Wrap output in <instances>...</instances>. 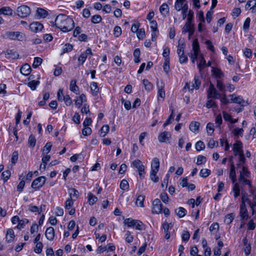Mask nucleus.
Here are the masks:
<instances>
[{"label":"nucleus","instance_id":"64","mask_svg":"<svg viewBox=\"0 0 256 256\" xmlns=\"http://www.w3.org/2000/svg\"><path fill=\"white\" fill-rule=\"evenodd\" d=\"M39 83V81L32 80L28 82V85L32 90H34Z\"/></svg>","mask_w":256,"mask_h":256},{"label":"nucleus","instance_id":"57","mask_svg":"<svg viewBox=\"0 0 256 256\" xmlns=\"http://www.w3.org/2000/svg\"><path fill=\"white\" fill-rule=\"evenodd\" d=\"M102 20V17L100 15L96 14L92 17L91 21L94 24H98Z\"/></svg>","mask_w":256,"mask_h":256},{"label":"nucleus","instance_id":"16","mask_svg":"<svg viewBox=\"0 0 256 256\" xmlns=\"http://www.w3.org/2000/svg\"><path fill=\"white\" fill-rule=\"evenodd\" d=\"M92 54L91 49H86L84 52L82 53L78 58L79 65L82 64L86 61L88 54Z\"/></svg>","mask_w":256,"mask_h":256},{"label":"nucleus","instance_id":"14","mask_svg":"<svg viewBox=\"0 0 256 256\" xmlns=\"http://www.w3.org/2000/svg\"><path fill=\"white\" fill-rule=\"evenodd\" d=\"M4 53L8 59H16L19 56V54L14 49H8Z\"/></svg>","mask_w":256,"mask_h":256},{"label":"nucleus","instance_id":"32","mask_svg":"<svg viewBox=\"0 0 256 256\" xmlns=\"http://www.w3.org/2000/svg\"><path fill=\"white\" fill-rule=\"evenodd\" d=\"M70 89L72 92L77 94L79 88L78 86L76 85V80H71Z\"/></svg>","mask_w":256,"mask_h":256},{"label":"nucleus","instance_id":"49","mask_svg":"<svg viewBox=\"0 0 256 256\" xmlns=\"http://www.w3.org/2000/svg\"><path fill=\"white\" fill-rule=\"evenodd\" d=\"M69 194L70 196V198H72V197L75 198H77L78 196V192L75 188H72L69 190Z\"/></svg>","mask_w":256,"mask_h":256},{"label":"nucleus","instance_id":"12","mask_svg":"<svg viewBox=\"0 0 256 256\" xmlns=\"http://www.w3.org/2000/svg\"><path fill=\"white\" fill-rule=\"evenodd\" d=\"M152 211L153 213L160 214L162 212V204L159 199H155L152 202Z\"/></svg>","mask_w":256,"mask_h":256},{"label":"nucleus","instance_id":"40","mask_svg":"<svg viewBox=\"0 0 256 256\" xmlns=\"http://www.w3.org/2000/svg\"><path fill=\"white\" fill-rule=\"evenodd\" d=\"M234 218V216L232 213L228 214L226 216L224 220V222L228 225L232 223Z\"/></svg>","mask_w":256,"mask_h":256},{"label":"nucleus","instance_id":"2","mask_svg":"<svg viewBox=\"0 0 256 256\" xmlns=\"http://www.w3.org/2000/svg\"><path fill=\"white\" fill-rule=\"evenodd\" d=\"M188 54L193 64L194 63L196 60H200V62L198 64V67L200 72L206 66V60L201 53L200 49H192Z\"/></svg>","mask_w":256,"mask_h":256},{"label":"nucleus","instance_id":"42","mask_svg":"<svg viewBox=\"0 0 256 256\" xmlns=\"http://www.w3.org/2000/svg\"><path fill=\"white\" fill-rule=\"evenodd\" d=\"M213 74L217 78H221L224 76L223 72L219 68H216L212 70Z\"/></svg>","mask_w":256,"mask_h":256},{"label":"nucleus","instance_id":"21","mask_svg":"<svg viewBox=\"0 0 256 256\" xmlns=\"http://www.w3.org/2000/svg\"><path fill=\"white\" fill-rule=\"evenodd\" d=\"M229 176L231 178L232 182L233 184L235 183L236 180V178L235 166L233 162H232L230 164V170Z\"/></svg>","mask_w":256,"mask_h":256},{"label":"nucleus","instance_id":"52","mask_svg":"<svg viewBox=\"0 0 256 256\" xmlns=\"http://www.w3.org/2000/svg\"><path fill=\"white\" fill-rule=\"evenodd\" d=\"M10 172L8 170L4 172L2 174L1 177L4 180V182H6L10 176Z\"/></svg>","mask_w":256,"mask_h":256},{"label":"nucleus","instance_id":"54","mask_svg":"<svg viewBox=\"0 0 256 256\" xmlns=\"http://www.w3.org/2000/svg\"><path fill=\"white\" fill-rule=\"evenodd\" d=\"M210 174V170L206 168L200 170V176L202 178H206Z\"/></svg>","mask_w":256,"mask_h":256},{"label":"nucleus","instance_id":"36","mask_svg":"<svg viewBox=\"0 0 256 256\" xmlns=\"http://www.w3.org/2000/svg\"><path fill=\"white\" fill-rule=\"evenodd\" d=\"M208 100H207V102H206V106L207 108H218V105L216 104L215 101H214V100H212L211 98L208 99Z\"/></svg>","mask_w":256,"mask_h":256},{"label":"nucleus","instance_id":"43","mask_svg":"<svg viewBox=\"0 0 256 256\" xmlns=\"http://www.w3.org/2000/svg\"><path fill=\"white\" fill-rule=\"evenodd\" d=\"M36 138L35 136L34 135L31 134L29 136L28 139V146L31 148H34V146L36 145Z\"/></svg>","mask_w":256,"mask_h":256},{"label":"nucleus","instance_id":"19","mask_svg":"<svg viewBox=\"0 0 256 256\" xmlns=\"http://www.w3.org/2000/svg\"><path fill=\"white\" fill-rule=\"evenodd\" d=\"M45 235L46 238L50 240H52L54 236V230L52 227H48L46 228Z\"/></svg>","mask_w":256,"mask_h":256},{"label":"nucleus","instance_id":"11","mask_svg":"<svg viewBox=\"0 0 256 256\" xmlns=\"http://www.w3.org/2000/svg\"><path fill=\"white\" fill-rule=\"evenodd\" d=\"M150 28L152 32V40H154L157 38L158 34V24L156 20L150 21Z\"/></svg>","mask_w":256,"mask_h":256},{"label":"nucleus","instance_id":"8","mask_svg":"<svg viewBox=\"0 0 256 256\" xmlns=\"http://www.w3.org/2000/svg\"><path fill=\"white\" fill-rule=\"evenodd\" d=\"M174 8L177 12H180L182 10L188 9V2L187 0H176Z\"/></svg>","mask_w":256,"mask_h":256},{"label":"nucleus","instance_id":"55","mask_svg":"<svg viewBox=\"0 0 256 256\" xmlns=\"http://www.w3.org/2000/svg\"><path fill=\"white\" fill-rule=\"evenodd\" d=\"M42 62V59L39 57H36L34 58V61L32 64V66L34 68H36L40 66Z\"/></svg>","mask_w":256,"mask_h":256},{"label":"nucleus","instance_id":"50","mask_svg":"<svg viewBox=\"0 0 256 256\" xmlns=\"http://www.w3.org/2000/svg\"><path fill=\"white\" fill-rule=\"evenodd\" d=\"M52 146V143L50 142H48L43 148V150H42L43 154H48L50 152Z\"/></svg>","mask_w":256,"mask_h":256},{"label":"nucleus","instance_id":"51","mask_svg":"<svg viewBox=\"0 0 256 256\" xmlns=\"http://www.w3.org/2000/svg\"><path fill=\"white\" fill-rule=\"evenodd\" d=\"M206 162V158L204 156L199 155L197 158V165H200L204 164H205Z\"/></svg>","mask_w":256,"mask_h":256},{"label":"nucleus","instance_id":"30","mask_svg":"<svg viewBox=\"0 0 256 256\" xmlns=\"http://www.w3.org/2000/svg\"><path fill=\"white\" fill-rule=\"evenodd\" d=\"M240 220L242 221L246 220L248 218V212L246 208H244V209H240Z\"/></svg>","mask_w":256,"mask_h":256},{"label":"nucleus","instance_id":"53","mask_svg":"<svg viewBox=\"0 0 256 256\" xmlns=\"http://www.w3.org/2000/svg\"><path fill=\"white\" fill-rule=\"evenodd\" d=\"M109 130H110V127H109L108 125L106 124V125L103 126L100 129L101 136H102V137L105 136L106 135V134L108 132Z\"/></svg>","mask_w":256,"mask_h":256},{"label":"nucleus","instance_id":"46","mask_svg":"<svg viewBox=\"0 0 256 256\" xmlns=\"http://www.w3.org/2000/svg\"><path fill=\"white\" fill-rule=\"evenodd\" d=\"M256 4V0H250L247 2L245 8L246 10H252L254 4Z\"/></svg>","mask_w":256,"mask_h":256},{"label":"nucleus","instance_id":"27","mask_svg":"<svg viewBox=\"0 0 256 256\" xmlns=\"http://www.w3.org/2000/svg\"><path fill=\"white\" fill-rule=\"evenodd\" d=\"M238 180L240 182H242L243 184H248L250 188H252L251 181L249 180L246 178L244 174H242L241 172H240Z\"/></svg>","mask_w":256,"mask_h":256},{"label":"nucleus","instance_id":"34","mask_svg":"<svg viewBox=\"0 0 256 256\" xmlns=\"http://www.w3.org/2000/svg\"><path fill=\"white\" fill-rule=\"evenodd\" d=\"M136 220H133L130 218H126L124 220V224L126 225L128 227H134V224L136 222Z\"/></svg>","mask_w":256,"mask_h":256},{"label":"nucleus","instance_id":"35","mask_svg":"<svg viewBox=\"0 0 256 256\" xmlns=\"http://www.w3.org/2000/svg\"><path fill=\"white\" fill-rule=\"evenodd\" d=\"M90 89L92 92V94L94 95H97L99 88L98 86V84L96 82H92L90 84Z\"/></svg>","mask_w":256,"mask_h":256},{"label":"nucleus","instance_id":"13","mask_svg":"<svg viewBox=\"0 0 256 256\" xmlns=\"http://www.w3.org/2000/svg\"><path fill=\"white\" fill-rule=\"evenodd\" d=\"M132 164L133 166L138 168L139 175L141 177L144 170V166L142 162L139 160H136L132 162Z\"/></svg>","mask_w":256,"mask_h":256},{"label":"nucleus","instance_id":"28","mask_svg":"<svg viewBox=\"0 0 256 256\" xmlns=\"http://www.w3.org/2000/svg\"><path fill=\"white\" fill-rule=\"evenodd\" d=\"M160 168V162L157 158H153L151 164V170L158 172Z\"/></svg>","mask_w":256,"mask_h":256},{"label":"nucleus","instance_id":"20","mask_svg":"<svg viewBox=\"0 0 256 256\" xmlns=\"http://www.w3.org/2000/svg\"><path fill=\"white\" fill-rule=\"evenodd\" d=\"M178 54L179 56V61L180 63H185L188 61V57L184 54V49H178Z\"/></svg>","mask_w":256,"mask_h":256},{"label":"nucleus","instance_id":"31","mask_svg":"<svg viewBox=\"0 0 256 256\" xmlns=\"http://www.w3.org/2000/svg\"><path fill=\"white\" fill-rule=\"evenodd\" d=\"M200 125V122H192L190 124V129L192 132L196 133L198 131Z\"/></svg>","mask_w":256,"mask_h":256},{"label":"nucleus","instance_id":"4","mask_svg":"<svg viewBox=\"0 0 256 256\" xmlns=\"http://www.w3.org/2000/svg\"><path fill=\"white\" fill-rule=\"evenodd\" d=\"M30 8L26 5H22L17 8L16 14L22 18L28 16L30 14Z\"/></svg>","mask_w":256,"mask_h":256},{"label":"nucleus","instance_id":"37","mask_svg":"<svg viewBox=\"0 0 256 256\" xmlns=\"http://www.w3.org/2000/svg\"><path fill=\"white\" fill-rule=\"evenodd\" d=\"M232 191L234 193V198H237L240 194V188L238 184H234L232 188Z\"/></svg>","mask_w":256,"mask_h":256},{"label":"nucleus","instance_id":"9","mask_svg":"<svg viewBox=\"0 0 256 256\" xmlns=\"http://www.w3.org/2000/svg\"><path fill=\"white\" fill-rule=\"evenodd\" d=\"M194 82H192L191 86H190V84L188 82L186 83L184 89L188 88L189 90H192L194 88H196V90L199 89L201 84L200 78L198 76H195L194 78Z\"/></svg>","mask_w":256,"mask_h":256},{"label":"nucleus","instance_id":"38","mask_svg":"<svg viewBox=\"0 0 256 256\" xmlns=\"http://www.w3.org/2000/svg\"><path fill=\"white\" fill-rule=\"evenodd\" d=\"M142 83L144 86L145 89L148 91H150L152 88V84L148 80L144 79L142 80Z\"/></svg>","mask_w":256,"mask_h":256},{"label":"nucleus","instance_id":"45","mask_svg":"<svg viewBox=\"0 0 256 256\" xmlns=\"http://www.w3.org/2000/svg\"><path fill=\"white\" fill-rule=\"evenodd\" d=\"M170 110H171L172 112H171V114H170V116H169L168 118V120L164 124L163 126L164 127L166 126L168 124H170V120L172 119H173L174 118V109L173 108L172 106H170Z\"/></svg>","mask_w":256,"mask_h":256},{"label":"nucleus","instance_id":"47","mask_svg":"<svg viewBox=\"0 0 256 256\" xmlns=\"http://www.w3.org/2000/svg\"><path fill=\"white\" fill-rule=\"evenodd\" d=\"M144 196L143 195H140L138 196L136 201V204L138 206H140L141 207L144 206Z\"/></svg>","mask_w":256,"mask_h":256},{"label":"nucleus","instance_id":"26","mask_svg":"<svg viewBox=\"0 0 256 256\" xmlns=\"http://www.w3.org/2000/svg\"><path fill=\"white\" fill-rule=\"evenodd\" d=\"M32 69L28 64H24L20 68V72L25 76H28L31 72Z\"/></svg>","mask_w":256,"mask_h":256},{"label":"nucleus","instance_id":"5","mask_svg":"<svg viewBox=\"0 0 256 256\" xmlns=\"http://www.w3.org/2000/svg\"><path fill=\"white\" fill-rule=\"evenodd\" d=\"M182 34H188V38L190 39L194 32V23L186 22L182 28Z\"/></svg>","mask_w":256,"mask_h":256},{"label":"nucleus","instance_id":"17","mask_svg":"<svg viewBox=\"0 0 256 256\" xmlns=\"http://www.w3.org/2000/svg\"><path fill=\"white\" fill-rule=\"evenodd\" d=\"M242 144L240 141H236L234 144L233 146V151L235 156H236L238 153L242 152Z\"/></svg>","mask_w":256,"mask_h":256},{"label":"nucleus","instance_id":"60","mask_svg":"<svg viewBox=\"0 0 256 256\" xmlns=\"http://www.w3.org/2000/svg\"><path fill=\"white\" fill-rule=\"evenodd\" d=\"M205 148L204 144L201 140L198 141L196 144V150L200 151L204 150Z\"/></svg>","mask_w":256,"mask_h":256},{"label":"nucleus","instance_id":"63","mask_svg":"<svg viewBox=\"0 0 256 256\" xmlns=\"http://www.w3.org/2000/svg\"><path fill=\"white\" fill-rule=\"evenodd\" d=\"M140 26V23L138 22H134L131 28V31L132 32H136L140 29L139 28Z\"/></svg>","mask_w":256,"mask_h":256},{"label":"nucleus","instance_id":"1","mask_svg":"<svg viewBox=\"0 0 256 256\" xmlns=\"http://www.w3.org/2000/svg\"><path fill=\"white\" fill-rule=\"evenodd\" d=\"M56 26L63 32L70 31L74 27V22L72 18L64 14H59L55 18L54 22H52Z\"/></svg>","mask_w":256,"mask_h":256},{"label":"nucleus","instance_id":"56","mask_svg":"<svg viewBox=\"0 0 256 256\" xmlns=\"http://www.w3.org/2000/svg\"><path fill=\"white\" fill-rule=\"evenodd\" d=\"M128 183L126 180H122L120 184V188L124 190H128Z\"/></svg>","mask_w":256,"mask_h":256},{"label":"nucleus","instance_id":"39","mask_svg":"<svg viewBox=\"0 0 256 256\" xmlns=\"http://www.w3.org/2000/svg\"><path fill=\"white\" fill-rule=\"evenodd\" d=\"M194 12L192 10H189L186 17V22H188L194 23Z\"/></svg>","mask_w":256,"mask_h":256},{"label":"nucleus","instance_id":"6","mask_svg":"<svg viewBox=\"0 0 256 256\" xmlns=\"http://www.w3.org/2000/svg\"><path fill=\"white\" fill-rule=\"evenodd\" d=\"M220 96V94L218 92L214 84L210 83L207 92V99L212 98L218 99Z\"/></svg>","mask_w":256,"mask_h":256},{"label":"nucleus","instance_id":"59","mask_svg":"<svg viewBox=\"0 0 256 256\" xmlns=\"http://www.w3.org/2000/svg\"><path fill=\"white\" fill-rule=\"evenodd\" d=\"M136 33L137 38L139 40H142L145 36V30L144 28H140Z\"/></svg>","mask_w":256,"mask_h":256},{"label":"nucleus","instance_id":"24","mask_svg":"<svg viewBox=\"0 0 256 256\" xmlns=\"http://www.w3.org/2000/svg\"><path fill=\"white\" fill-rule=\"evenodd\" d=\"M234 94H230V96L231 98V102L236 103L240 104H241L242 106H244V100H243L242 96H234Z\"/></svg>","mask_w":256,"mask_h":256},{"label":"nucleus","instance_id":"58","mask_svg":"<svg viewBox=\"0 0 256 256\" xmlns=\"http://www.w3.org/2000/svg\"><path fill=\"white\" fill-rule=\"evenodd\" d=\"M244 130L242 128H236L233 130L232 133L235 136H242L243 135Z\"/></svg>","mask_w":256,"mask_h":256},{"label":"nucleus","instance_id":"3","mask_svg":"<svg viewBox=\"0 0 256 256\" xmlns=\"http://www.w3.org/2000/svg\"><path fill=\"white\" fill-rule=\"evenodd\" d=\"M4 37L10 40L22 41L26 38L25 34L20 32H8L4 34Z\"/></svg>","mask_w":256,"mask_h":256},{"label":"nucleus","instance_id":"44","mask_svg":"<svg viewBox=\"0 0 256 256\" xmlns=\"http://www.w3.org/2000/svg\"><path fill=\"white\" fill-rule=\"evenodd\" d=\"M88 201L90 205H93L97 200L98 198L92 193L88 194Z\"/></svg>","mask_w":256,"mask_h":256},{"label":"nucleus","instance_id":"10","mask_svg":"<svg viewBox=\"0 0 256 256\" xmlns=\"http://www.w3.org/2000/svg\"><path fill=\"white\" fill-rule=\"evenodd\" d=\"M28 28L32 32L37 33L42 32L44 28V26L38 22H34L28 26Z\"/></svg>","mask_w":256,"mask_h":256},{"label":"nucleus","instance_id":"29","mask_svg":"<svg viewBox=\"0 0 256 256\" xmlns=\"http://www.w3.org/2000/svg\"><path fill=\"white\" fill-rule=\"evenodd\" d=\"M86 95L84 94H82L80 95L79 98L76 100L75 104L76 106L78 107V108H80L82 106L83 102H86Z\"/></svg>","mask_w":256,"mask_h":256},{"label":"nucleus","instance_id":"61","mask_svg":"<svg viewBox=\"0 0 256 256\" xmlns=\"http://www.w3.org/2000/svg\"><path fill=\"white\" fill-rule=\"evenodd\" d=\"M134 227L136 230H142L144 229V224L139 220H137L136 224H134Z\"/></svg>","mask_w":256,"mask_h":256},{"label":"nucleus","instance_id":"18","mask_svg":"<svg viewBox=\"0 0 256 256\" xmlns=\"http://www.w3.org/2000/svg\"><path fill=\"white\" fill-rule=\"evenodd\" d=\"M48 15V13L46 10L40 8H38L36 16L38 19L45 18Z\"/></svg>","mask_w":256,"mask_h":256},{"label":"nucleus","instance_id":"22","mask_svg":"<svg viewBox=\"0 0 256 256\" xmlns=\"http://www.w3.org/2000/svg\"><path fill=\"white\" fill-rule=\"evenodd\" d=\"M0 14L12 16L13 14V10L9 6H4L0 8Z\"/></svg>","mask_w":256,"mask_h":256},{"label":"nucleus","instance_id":"23","mask_svg":"<svg viewBox=\"0 0 256 256\" xmlns=\"http://www.w3.org/2000/svg\"><path fill=\"white\" fill-rule=\"evenodd\" d=\"M14 230L12 228H8L6 237V242L8 243L12 242L14 240Z\"/></svg>","mask_w":256,"mask_h":256},{"label":"nucleus","instance_id":"15","mask_svg":"<svg viewBox=\"0 0 256 256\" xmlns=\"http://www.w3.org/2000/svg\"><path fill=\"white\" fill-rule=\"evenodd\" d=\"M171 138V134L168 132H164L160 134L158 136V140L160 142H166Z\"/></svg>","mask_w":256,"mask_h":256},{"label":"nucleus","instance_id":"62","mask_svg":"<svg viewBox=\"0 0 256 256\" xmlns=\"http://www.w3.org/2000/svg\"><path fill=\"white\" fill-rule=\"evenodd\" d=\"M18 152L17 151H14L12 154V158H11V162L14 164L18 160Z\"/></svg>","mask_w":256,"mask_h":256},{"label":"nucleus","instance_id":"7","mask_svg":"<svg viewBox=\"0 0 256 256\" xmlns=\"http://www.w3.org/2000/svg\"><path fill=\"white\" fill-rule=\"evenodd\" d=\"M46 180V178L44 176H40L33 180L31 187L36 190L39 189L44 184Z\"/></svg>","mask_w":256,"mask_h":256},{"label":"nucleus","instance_id":"48","mask_svg":"<svg viewBox=\"0 0 256 256\" xmlns=\"http://www.w3.org/2000/svg\"><path fill=\"white\" fill-rule=\"evenodd\" d=\"M158 172L151 170L150 174V178L154 182H157L158 181V177L156 176Z\"/></svg>","mask_w":256,"mask_h":256},{"label":"nucleus","instance_id":"41","mask_svg":"<svg viewBox=\"0 0 256 256\" xmlns=\"http://www.w3.org/2000/svg\"><path fill=\"white\" fill-rule=\"evenodd\" d=\"M140 49H135L134 52V62L135 63H138L140 62Z\"/></svg>","mask_w":256,"mask_h":256},{"label":"nucleus","instance_id":"25","mask_svg":"<svg viewBox=\"0 0 256 256\" xmlns=\"http://www.w3.org/2000/svg\"><path fill=\"white\" fill-rule=\"evenodd\" d=\"M159 10L160 14L166 16L169 13V6L168 4L166 3L162 4L160 7Z\"/></svg>","mask_w":256,"mask_h":256},{"label":"nucleus","instance_id":"33","mask_svg":"<svg viewBox=\"0 0 256 256\" xmlns=\"http://www.w3.org/2000/svg\"><path fill=\"white\" fill-rule=\"evenodd\" d=\"M177 216L180 218H183L186 214V210L182 207H180L175 210Z\"/></svg>","mask_w":256,"mask_h":256}]
</instances>
